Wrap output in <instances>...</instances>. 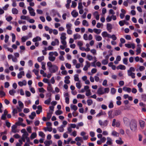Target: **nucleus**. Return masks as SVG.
<instances>
[{"mask_svg": "<svg viewBox=\"0 0 146 146\" xmlns=\"http://www.w3.org/2000/svg\"><path fill=\"white\" fill-rule=\"evenodd\" d=\"M41 40V38L40 37L38 36H37L36 37L34 38L33 39L32 41L34 42H36L37 41H40Z\"/></svg>", "mask_w": 146, "mask_h": 146, "instance_id": "4be33fe9", "label": "nucleus"}, {"mask_svg": "<svg viewBox=\"0 0 146 146\" xmlns=\"http://www.w3.org/2000/svg\"><path fill=\"white\" fill-rule=\"evenodd\" d=\"M85 97V96L84 95L78 94L77 96V98L78 99H83Z\"/></svg>", "mask_w": 146, "mask_h": 146, "instance_id": "a19ab883", "label": "nucleus"}, {"mask_svg": "<svg viewBox=\"0 0 146 146\" xmlns=\"http://www.w3.org/2000/svg\"><path fill=\"white\" fill-rule=\"evenodd\" d=\"M27 82L25 80H24L23 81H20L18 83V85L20 86H25L27 85Z\"/></svg>", "mask_w": 146, "mask_h": 146, "instance_id": "ddd939ff", "label": "nucleus"}, {"mask_svg": "<svg viewBox=\"0 0 146 146\" xmlns=\"http://www.w3.org/2000/svg\"><path fill=\"white\" fill-rule=\"evenodd\" d=\"M29 135L28 133H24V134H23L22 135L21 138L26 139L28 137Z\"/></svg>", "mask_w": 146, "mask_h": 146, "instance_id": "6e6d98bb", "label": "nucleus"}, {"mask_svg": "<svg viewBox=\"0 0 146 146\" xmlns=\"http://www.w3.org/2000/svg\"><path fill=\"white\" fill-rule=\"evenodd\" d=\"M72 139L71 138H69L68 139V140L67 141L64 140V143L65 144H68L69 143L70 141L72 140Z\"/></svg>", "mask_w": 146, "mask_h": 146, "instance_id": "680f3d73", "label": "nucleus"}, {"mask_svg": "<svg viewBox=\"0 0 146 146\" xmlns=\"http://www.w3.org/2000/svg\"><path fill=\"white\" fill-rule=\"evenodd\" d=\"M18 113L17 110L16 108H14L13 109L12 111V114L13 116H15L16 114L17 113Z\"/></svg>", "mask_w": 146, "mask_h": 146, "instance_id": "de8ad7c7", "label": "nucleus"}, {"mask_svg": "<svg viewBox=\"0 0 146 146\" xmlns=\"http://www.w3.org/2000/svg\"><path fill=\"white\" fill-rule=\"evenodd\" d=\"M102 35L104 37H107V36H108V34L107 32L104 31L102 33Z\"/></svg>", "mask_w": 146, "mask_h": 146, "instance_id": "8fccbe9b", "label": "nucleus"}, {"mask_svg": "<svg viewBox=\"0 0 146 146\" xmlns=\"http://www.w3.org/2000/svg\"><path fill=\"white\" fill-rule=\"evenodd\" d=\"M97 93L99 95L103 94H105V92H104L103 88L102 87H100L98 88Z\"/></svg>", "mask_w": 146, "mask_h": 146, "instance_id": "1a4fd4ad", "label": "nucleus"}, {"mask_svg": "<svg viewBox=\"0 0 146 146\" xmlns=\"http://www.w3.org/2000/svg\"><path fill=\"white\" fill-rule=\"evenodd\" d=\"M75 140L77 141H80L82 142H83L82 138L81 137H76L75 139Z\"/></svg>", "mask_w": 146, "mask_h": 146, "instance_id": "603ef678", "label": "nucleus"}, {"mask_svg": "<svg viewBox=\"0 0 146 146\" xmlns=\"http://www.w3.org/2000/svg\"><path fill=\"white\" fill-rule=\"evenodd\" d=\"M135 68L132 67H130L129 70H127V74L129 76H131L132 78L134 79L135 78L134 73L133 72L135 71Z\"/></svg>", "mask_w": 146, "mask_h": 146, "instance_id": "20e7f679", "label": "nucleus"}, {"mask_svg": "<svg viewBox=\"0 0 146 146\" xmlns=\"http://www.w3.org/2000/svg\"><path fill=\"white\" fill-rule=\"evenodd\" d=\"M9 36L7 35H6L5 36V42L7 43L9 40Z\"/></svg>", "mask_w": 146, "mask_h": 146, "instance_id": "13d9d810", "label": "nucleus"}, {"mask_svg": "<svg viewBox=\"0 0 146 146\" xmlns=\"http://www.w3.org/2000/svg\"><path fill=\"white\" fill-rule=\"evenodd\" d=\"M112 140L109 137H107L106 144L108 145H112Z\"/></svg>", "mask_w": 146, "mask_h": 146, "instance_id": "4468645a", "label": "nucleus"}, {"mask_svg": "<svg viewBox=\"0 0 146 146\" xmlns=\"http://www.w3.org/2000/svg\"><path fill=\"white\" fill-rule=\"evenodd\" d=\"M112 18L111 16H110L109 15H108L106 18V21L107 22H110L111 21Z\"/></svg>", "mask_w": 146, "mask_h": 146, "instance_id": "e2e57ef3", "label": "nucleus"}, {"mask_svg": "<svg viewBox=\"0 0 146 146\" xmlns=\"http://www.w3.org/2000/svg\"><path fill=\"white\" fill-rule=\"evenodd\" d=\"M20 19L22 20H26L27 21L29 20V17L28 16L25 15H21L20 17Z\"/></svg>", "mask_w": 146, "mask_h": 146, "instance_id": "c756f323", "label": "nucleus"}, {"mask_svg": "<svg viewBox=\"0 0 146 146\" xmlns=\"http://www.w3.org/2000/svg\"><path fill=\"white\" fill-rule=\"evenodd\" d=\"M47 66L49 67V69L51 73H55L57 71L58 69V67L55 65H52L50 62L47 63Z\"/></svg>", "mask_w": 146, "mask_h": 146, "instance_id": "f257e3e1", "label": "nucleus"}, {"mask_svg": "<svg viewBox=\"0 0 146 146\" xmlns=\"http://www.w3.org/2000/svg\"><path fill=\"white\" fill-rule=\"evenodd\" d=\"M52 142L51 140L45 141L44 142L45 146H50L52 143Z\"/></svg>", "mask_w": 146, "mask_h": 146, "instance_id": "dca6fc26", "label": "nucleus"}, {"mask_svg": "<svg viewBox=\"0 0 146 146\" xmlns=\"http://www.w3.org/2000/svg\"><path fill=\"white\" fill-rule=\"evenodd\" d=\"M98 121L100 125L101 126H106L108 124V121L107 120H106L104 122H103L101 120H100Z\"/></svg>", "mask_w": 146, "mask_h": 146, "instance_id": "0eeeda50", "label": "nucleus"}, {"mask_svg": "<svg viewBox=\"0 0 146 146\" xmlns=\"http://www.w3.org/2000/svg\"><path fill=\"white\" fill-rule=\"evenodd\" d=\"M112 28L111 25L110 23H108L107 25V29L109 32H111V29Z\"/></svg>", "mask_w": 146, "mask_h": 146, "instance_id": "5701e85b", "label": "nucleus"}, {"mask_svg": "<svg viewBox=\"0 0 146 146\" xmlns=\"http://www.w3.org/2000/svg\"><path fill=\"white\" fill-rule=\"evenodd\" d=\"M71 14L74 17H76L78 15V13L75 10H73Z\"/></svg>", "mask_w": 146, "mask_h": 146, "instance_id": "2eb2a0df", "label": "nucleus"}, {"mask_svg": "<svg viewBox=\"0 0 146 146\" xmlns=\"http://www.w3.org/2000/svg\"><path fill=\"white\" fill-rule=\"evenodd\" d=\"M116 68L117 70L120 69L121 70H124L126 69L125 66L122 64H120L116 67Z\"/></svg>", "mask_w": 146, "mask_h": 146, "instance_id": "6ab92c4d", "label": "nucleus"}, {"mask_svg": "<svg viewBox=\"0 0 146 146\" xmlns=\"http://www.w3.org/2000/svg\"><path fill=\"white\" fill-rule=\"evenodd\" d=\"M86 64L84 66L83 70L84 71H86L88 70V68L90 67V62L88 61H86Z\"/></svg>", "mask_w": 146, "mask_h": 146, "instance_id": "6e6552de", "label": "nucleus"}, {"mask_svg": "<svg viewBox=\"0 0 146 146\" xmlns=\"http://www.w3.org/2000/svg\"><path fill=\"white\" fill-rule=\"evenodd\" d=\"M123 121L124 123L126 125H127L128 124L129 122V119L127 117H124L123 118Z\"/></svg>", "mask_w": 146, "mask_h": 146, "instance_id": "cd10ccee", "label": "nucleus"}, {"mask_svg": "<svg viewBox=\"0 0 146 146\" xmlns=\"http://www.w3.org/2000/svg\"><path fill=\"white\" fill-rule=\"evenodd\" d=\"M70 78L68 76H67L65 77V79L64 80V82L66 84H69L70 83V81L69 80Z\"/></svg>", "mask_w": 146, "mask_h": 146, "instance_id": "a211bd4d", "label": "nucleus"}, {"mask_svg": "<svg viewBox=\"0 0 146 146\" xmlns=\"http://www.w3.org/2000/svg\"><path fill=\"white\" fill-rule=\"evenodd\" d=\"M77 5V3L74 1H72V4L71 5V7L73 8L75 7Z\"/></svg>", "mask_w": 146, "mask_h": 146, "instance_id": "69168bd1", "label": "nucleus"}, {"mask_svg": "<svg viewBox=\"0 0 146 146\" xmlns=\"http://www.w3.org/2000/svg\"><path fill=\"white\" fill-rule=\"evenodd\" d=\"M12 13L13 14H17L18 13V10L15 8H13L12 10Z\"/></svg>", "mask_w": 146, "mask_h": 146, "instance_id": "f704fd0d", "label": "nucleus"}, {"mask_svg": "<svg viewBox=\"0 0 146 146\" xmlns=\"http://www.w3.org/2000/svg\"><path fill=\"white\" fill-rule=\"evenodd\" d=\"M52 112H49L47 113L46 118L48 119L49 120L50 119L52 116Z\"/></svg>", "mask_w": 146, "mask_h": 146, "instance_id": "79ce46f5", "label": "nucleus"}, {"mask_svg": "<svg viewBox=\"0 0 146 146\" xmlns=\"http://www.w3.org/2000/svg\"><path fill=\"white\" fill-rule=\"evenodd\" d=\"M41 64L42 69L44 70H46V68H45V63L44 62H42L41 63Z\"/></svg>", "mask_w": 146, "mask_h": 146, "instance_id": "338daca9", "label": "nucleus"}, {"mask_svg": "<svg viewBox=\"0 0 146 146\" xmlns=\"http://www.w3.org/2000/svg\"><path fill=\"white\" fill-rule=\"evenodd\" d=\"M28 37L27 36H23L21 38V41L23 42H24L26 40L28 39Z\"/></svg>", "mask_w": 146, "mask_h": 146, "instance_id": "864d4df0", "label": "nucleus"}, {"mask_svg": "<svg viewBox=\"0 0 146 146\" xmlns=\"http://www.w3.org/2000/svg\"><path fill=\"white\" fill-rule=\"evenodd\" d=\"M36 133H32L30 137L31 139H33L36 137Z\"/></svg>", "mask_w": 146, "mask_h": 146, "instance_id": "4d7b16f0", "label": "nucleus"}, {"mask_svg": "<svg viewBox=\"0 0 146 146\" xmlns=\"http://www.w3.org/2000/svg\"><path fill=\"white\" fill-rule=\"evenodd\" d=\"M115 141L117 144H121L123 143V142L121 140V138H120V140H117Z\"/></svg>", "mask_w": 146, "mask_h": 146, "instance_id": "09e8293b", "label": "nucleus"}, {"mask_svg": "<svg viewBox=\"0 0 146 146\" xmlns=\"http://www.w3.org/2000/svg\"><path fill=\"white\" fill-rule=\"evenodd\" d=\"M25 72L24 71H21L19 73L17 74V77L18 78H21L23 76H24Z\"/></svg>", "mask_w": 146, "mask_h": 146, "instance_id": "f3484780", "label": "nucleus"}, {"mask_svg": "<svg viewBox=\"0 0 146 146\" xmlns=\"http://www.w3.org/2000/svg\"><path fill=\"white\" fill-rule=\"evenodd\" d=\"M112 111H110L108 112V116L110 118H112L114 117V114L112 115Z\"/></svg>", "mask_w": 146, "mask_h": 146, "instance_id": "4c0bfd02", "label": "nucleus"}, {"mask_svg": "<svg viewBox=\"0 0 146 146\" xmlns=\"http://www.w3.org/2000/svg\"><path fill=\"white\" fill-rule=\"evenodd\" d=\"M48 55L49 56L48 57L49 60L53 62L55 60L56 58L53 56L54 55L55 56H57L58 55V54L56 51L51 52L49 53Z\"/></svg>", "mask_w": 146, "mask_h": 146, "instance_id": "f03ea898", "label": "nucleus"}, {"mask_svg": "<svg viewBox=\"0 0 146 146\" xmlns=\"http://www.w3.org/2000/svg\"><path fill=\"white\" fill-rule=\"evenodd\" d=\"M65 126L62 125L58 127L57 129L60 132H63L64 131V127Z\"/></svg>", "mask_w": 146, "mask_h": 146, "instance_id": "b1692460", "label": "nucleus"}, {"mask_svg": "<svg viewBox=\"0 0 146 146\" xmlns=\"http://www.w3.org/2000/svg\"><path fill=\"white\" fill-rule=\"evenodd\" d=\"M59 43V42L58 39L55 38L54 41H52L51 43V45L52 46H55L56 45H58Z\"/></svg>", "mask_w": 146, "mask_h": 146, "instance_id": "9d476101", "label": "nucleus"}, {"mask_svg": "<svg viewBox=\"0 0 146 146\" xmlns=\"http://www.w3.org/2000/svg\"><path fill=\"white\" fill-rule=\"evenodd\" d=\"M18 104L19 107L21 108H23L24 107V105L23 103L21 101H19L18 102Z\"/></svg>", "mask_w": 146, "mask_h": 146, "instance_id": "0e129e2a", "label": "nucleus"}, {"mask_svg": "<svg viewBox=\"0 0 146 146\" xmlns=\"http://www.w3.org/2000/svg\"><path fill=\"white\" fill-rule=\"evenodd\" d=\"M74 38L76 40L77 39H80L81 38V36L78 34H74L73 35Z\"/></svg>", "mask_w": 146, "mask_h": 146, "instance_id": "bb28decb", "label": "nucleus"}, {"mask_svg": "<svg viewBox=\"0 0 146 146\" xmlns=\"http://www.w3.org/2000/svg\"><path fill=\"white\" fill-rule=\"evenodd\" d=\"M17 127V125H13L12 126V131L14 133H16L17 132H18L19 131H18L16 128Z\"/></svg>", "mask_w": 146, "mask_h": 146, "instance_id": "f8f14e48", "label": "nucleus"}, {"mask_svg": "<svg viewBox=\"0 0 146 146\" xmlns=\"http://www.w3.org/2000/svg\"><path fill=\"white\" fill-rule=\"evenodd\" d=\"M82 24L83 26L88 27L89 26V24L88 22L85 20L83 21Z\"/></svg>", "mask_w": 146, "mask_h": 146, "instance_id": "72a5a7b5", "label": "nucleus"}, {"mask_svg": "<svg viewBox=\"0 0 146 146\" xmlns=\"http://www.w3.org/2000/svg\"><path fill=\"white\" fill-rule=\"evenodd\" d=\"M38 135L39 136L43 138H44L45 137V134L42 131L39 132Z\"/></svg>", "mask_w": 146, "mask_h": 146, "instance_id": "c03bdc74", "label": "nucleus"}, {"mask_svg": "<svg viewBox=\"0 0 146 146\" xmlns=\"http://www.w3.org/2000/svg\"><path fill=\"white\" fill-rule=\"evenodd\" d=\"M123 91L127 92L128 93H130L131 91V89L130 88L125 86L123 88Z\"/></svg>", "mask_w": 146, "mask_h": 146, "instance_id": "412c9836", "label": "nucleus"}, {"mask_svg": "<svg viewBox=\"0 0 146 146\" xmlns=\"http://www.w3.org/2000/svg\"><path fill=\"white\" fill-rule=\"evenodd\" d=\"M130 127L131 130L135 131L137 128V121L134 120H131L130 123Z\"/></svg>", "mask_w": 146, "mask_h": 146, "instance_id": "7ed1b4c3", "label": "nucleus"}, {"mask_svg": "<svg viewBox=\"0 0 146 146\" xmlns=\"http://www.w3.org/2000/svg\"><path fill=\"white\" fill-rule=\"evenodd\" d=\"M16 92V91L13 89L10 90L9 92V94L12 96H14V94Z\"/></svg>", "mask_w": 146, "mask_h": 146, "instance_id": "a18cd8bd", "label": "nucleus"}, {"mask_svg": "<svg viewBox=\"0 0 146 146\" xmlns=\"http://www.w3.org/2000/svg\"><path fill=\"white\" fill-rule=\"evenodd\" d=\"M70 108L71 109L74 110V111H76L78 109V107L72 104L70 105Z\"/></svg>", "mask_w": 146, "mask_h": 146, "instance_id": "c9c22d12", "label": "nucleus"}, {"mask_svg": "<svg viewBox=\"0 0 146 146\" xmlns=\"http://www.w3.org/2000/svg\"><path fill=\"white\" fill-rule=\"evenodd\" d=\"M36 114L35 112H33L31 113V115L29 116V117L31 119H34L35 117L36 116Z\"/></svg>", "mask_w": 146, "mask_h": 146, "instance_id": "a878e982", "label": "nucleus"}, {"mask_svg": "<svg viewBox=\"0 0 146 146\" xmlns=\"http://www.w3.org/2000/svg\"><path fill=\"white\" fill-rule=\"evenodd\" d=\"M91 94V93L90 89L86 91V96H88Z\"/></svg>", "mask_w": 146, "mask_h": 146, "instance_id": "5fc2aeb1", "label": "nucleus"}, {"mask_svg": "<svg viewBox=\"0 0 146 146\" xmlns=\"http://www.w3.org/2000/svg\"><path fill=\"white\" fill-rule=\"evenodd\" d=\"M44 59V56L39 57L37 58V60L38 62H40Z\"/></svg>", "mask_w": 146, "mask_h": 146, "instance_id": "49530a36", "label": "nucleus"}, {"mask_svg": "<svg viewBox=\"0 0 146 146\" xmlns=\"http://www.w3.org/2000/svg\"><path fill=\"white\" fill-rule=\"evenodd\" d=\"M29 11V13L31 16H35L36 13L34 10L31 7L29 6L27 7Z\"/></svg>", "mask_w": 146, "mask_h": 146, "instance_id": "39448f33", "label": "nucleus"}, {"mask_svg": "<svg viewBox=\"0 0 146 146\" xmlns=\"http://www.w3.org/2000/svg\"><path fill=\"white\" fill-rule=\"evenodd\" d=\"M96 40L98 41L102 40V37L99 35H96L95 36Z\"/></svg>", "mask_w": 146, "mask_h": 146, "instance_id": "7c9ffc66", "label": "nucleus"}, {"mask_svg": "<svg viewBox=\"0 0 146 146\" xmlns=\"http://www.w3.org/2000/svg\"><path fill=\"white\" fill-rule=\"evenodd\" d=\"M66 33H62L61 34V36L60 37V39L61 40H65L66 38Z\"/></svg>", "mask_w": 146, "mask_h": 146, "instance_id": "393cba45", "label": "nucleus"}, {"mask_svg": "<svg viewBox=\"0 0 146 146\" xmlns=\"http://www.w3.org/2000/svg\"><path fill=\"white\" fill-rule=\"evenodd\" d=\"M116 119H113V120L112 123V126L113 127H114L115 126L117 127H119L120 123L118 121H116Z\"/></svg>", "mask_w": 146, "mask_h": 146, "instance_id": "423d86ee", "label": "nucleus"}, {"mask_svg": "<svg viewBox=\"0 0 146 146\" xmlns=\"http://www.w3.org/2000/svg\"><path fill=\"white\" fill-rule=\"evenodd\" d=\"M72 25L70 23H68L66 25V28L67 29H71Z\"/></svg>", "mask_w": 146, "mask_h": 146, "instance_id": "58836bf2", "label": "nucleus"}, {"mask_svg": "<svg viewBox=\"0 0 146 146\" xmlns=\"http://www.w3.org/2000/svg\"><path fill=\"white\" fill-rule=\"evenodd\" d=\"M78 9L79 10L83 9V6L81 2L79 3L78 4Z\"/></svg>", "mask_w": 146, "mask_h": 146, "instance_id": "052dcab7", "label": "nucleus"}, {"mask_svg": "<svg viewBox=\"0 0 146 146\" xmlns=\"http://www.w3.org/2000/svg\"><path fill=\"white\" fill-rule=\"evenodd\" d=\"M87 102L88 104V106H90L93 104V101L92 100L90 99V100H88L87 101Z\"/></svg>", "mask_w": 146, "mask_h": 146, "instance_id": "bf43d9fd", "label": "nucleus"}, {"mask_svg": "<svg viewBox=\"0 0 146 146\" xmlns=\"http://www.w3.org/2000/svg\"><path fill=\"white\" fill-rule=\"evenodd\" d=\"M101 30L100 29L96 28L94 29V32L97 34H100L101 33Z\"/></svg>", "mask_w": 146, "mask_h": 146, "instance_id": "c85d7f7f", "label": "nucleus"}, {"mask_svg": "<svg viewBox=\"0 0 146 146\" xmlns=\"http://www.w3.org/2000/svg\"><path fill=\"white\" fill-rule=\"evenodd\" d=\"M119 23L121 26H122L125 24H126V22L125 20L120 21L119 22Z\"/></svg>", "mask_w": 146, "mask_h": 146, "instance_id": "37998d69", "label": "nucleus"}, {"mask_svg": "<svg viewBox=\"0 0 146 146\" xmlns=\"http://www.w3.org/2000/svg\"><path fill=\"white\" fill-rule=\"evenodd\" d=\"M139 123L141 127V128L143 129L144 128L145 125V121L142 120H140L139 121Z\"/></svg>", "mask_w": 146, "mask_h": 146, "instance_id": "473e14b6", "label": "nucleus"}, {"mask_svg": "<svg viewBox=\"0 0 146 146\" xmlns=\"http://www.w3.org/2000/svg\"><path fill=\"white\" fill-rule=\"evenodd\" d=\"M141 47H138L137 48V50H136V52H137L136 54V55H138L140 54L141 53Z\"/></svg>", "mask_w": 146, "mask_h": 146, "instance_id": "e433bc0d", "label": "nucleus"}, {"mask_svg": "<svg viewBox=\"0 0 146 146\" xmlns=\"http://www.w3.org/2000/svg\"><path fill=\"white\" fill-rule=\"evenodd\" d=\"M112 135L116 137H118L119 136V134L115 131H113L112 133Z\"/></svg>", "mask_w": 146, "mask_h": 146, "instance_id": "774afa93", "label": "nucleus"}, {"mask_svg": "<svg viewBox=\"0 0 146 146\" xmlns=\"http://www.w3.org/2000/svg\"><path fill=\"white\" fill-rule=\"evenodd\" d=\"M121 113V112L120 110H116L114 113V116H117L120 115Z\"/></svg>", "mask_w": 146, "mask_h": 146, "instance_id": "2f4dec72", "label": "nucleus"}, {"mask_svg": "<svg viewBox=\"0 0 146 146\" xmlns=\"http://www.w3.org/2000/svg\"><path fill=\"white\" fill-rule=\"evenodd\" d=\"M125 47L128 48H132L133 49H134L135 47V45L134 43H132L131 44H125Z\"/></svg>", "mask_w": 146, "mask_h": 146, "instance_id": "9b49d317", "label": "nucleus"}, {"mask_svg": "<svg viewBox=\"0 0 146 146\" xmlns=\"http://www.w3.org/2000/svg\"><path fill=\"white\" fill-rule=\"evenodd\" d=\"M93 15L95 17L96 19L98 20L100 18V15L98 12L96 11L93 13Z\"/></svg>", "mask_w": 146, "mask_h": 146, "instance_id": "aec40b11", "label": "nucleus"}, {"mask_svg": "<svg viewBox=\"0 0 146 146\" xmlns=\"http://www.w3.org/2000/svg\"><path fill=\"white\" fill-rule=\"evenodd\" d=\"M62 111L61 110H58L55 112V114L57 115L62 114Z\"/></svg>", "mask_w": 146, "mask_h": 146, "instance_id": "3c124183", "label": "nucleus"}, {"mask_svg": "<svg viewBox=\"0 0 146 146\" xmlns=\"http://www.w3.org/2000/svg\"><path fill=\"white\" fill-rule=\"evenodd\" d=\"M51 101V98L50 97L48 99L46 100L44 102V103L45 104H49L50 102Z\"/></svg>", "mask_w": 146, "mask_h": 146, "instance_id": "ea45409f", "label": "nucleus"}]
</instances>
